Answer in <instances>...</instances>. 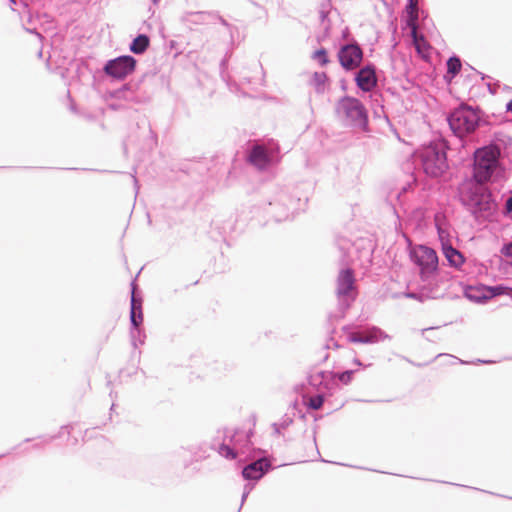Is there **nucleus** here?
<instances>
[{
    "mask_svg": "<svg viewBox=\"0 0 512 512\" xmlns=\"http://www.w3.org/2000/svg\"><path fill=\"white\" fill-rule=\"evenodd\" d=\"M486 85H487L488 91L491 94L495 95L498 91V87L500 86V82L499 81H496L495 83L488 82Z\"/></svg>",
    "mask_w": 512,
    "mask_h": 512,
    "instance_id": "obj_43",
    "label": "nucleus"
},
{
    "mask_svg": "<svg viewBox=\"0 0 512 512\" xmlns=\"http://www.w3.org/2000/svg\"><path fill=\"white\" fill-rule=\"evenodd\" d=\"M151 2H152L154 5H158V3L160 2V0H151Z\"/></svg>",
    "mask_w": 512,
    "mask_h": 512,
    "instance_id": "obj_63",
    "label": "nucleus"
},
{
    "mask_svg": "<svg viewBox=\"0 0 512 512\" xmlns=\"http://www.w3.org/2000/svg\"><path fill=\"white\" fill-rule=\"evenodd\" d=\"M169 48H170V50H174V49L176 50L177 42L175 40H170L169 41Z\"/></svg>",
    "mask_w": 512,
    "mask_h": 512,
    "instance_id": "obj_55",
    "label": "nucleus"
},
{
    "mask_svg": "<svg viewBox=\"0 0 512 512\" xmlns=\"http://www.w3.org/2000/svg\"><path fill=\"white\" fill-rule=\"evenodd\" d=\"M312 58L315 61H317L321 67H324L330 63L328 51L324 47H320V48L316 49L312 54Z\"/></svg>",
    "mask_w": 512,
    "mask_h": 512,
    "instance_id": "obj_31",
    "label": "nucleus"
},
{
    "mask_svg": "<svg viewBox=\"0 0 512 512\" xmlns=\"http://www.w3.org/2000/svg\"><path fill=\"white\" fill-rule=\"evenodd\" d=\"M58 437H59L58 435L50 436L49 438L46 439L45 443H49V442L57 439Z\"/></svg>",
    "mask_w": 512,
    "mask_h": 512,
    "instance_id": "obj_59",
    "label": "nucleus"
},
{
    "mask_svg": "<svg viewBox=\"0 0 512 512\" xmlns=\"http://www.w3.org/2000/svg\"><path fill=\"white\" fill-rule=\"evenodd\" d=\"M446 68L449 74L458 75L462 69V62L459 56L453 54L446 61Z\"/></svg>",
    "mask_w": 512,
    "mask_h": 512,
    "instance_id": "obj_30",
    "label": "nucleus"
},
{
    "mask_svg": "<svg viewBox=\"0 0 512 512\" xmlns=\"http://www.w3.org/2000/svg\"><path fill=\"white\" fill-rule=\"evenodd\" d=\"M423 283L417 291L404 292V297L424 302L427 299H437L444 295L443 291L439 289L438 283L429 280L423 281Z\"/></svg>",
    "mask_w": 512,
    "mask_h": 512,
    "instance_id": "obj_16",
    "label": "nucleus"
},
{
    "mask_svg": "<svg viewBox=\"0 0 512 512\" xmlns=\"http://www.w3.org/2000/svg\"><path fill=\"white\" fill-rule=\"evenodd\" d=\"M132 309L136 318L137 324H143L144 315H143V297L142 295L130 297V311L129 314L132 313Z\"/></svg>",
    "mask_w": 512,
    "mask_h": 512,
    "instance_id": "obj_27",
    "label": "nucleus"
},
{
    "mask_svg": "<svg viewBox=\"0 0 512 512\" xmlns=\"http://www.w3.org/2000/svg\"><path fill=\"white\" fill-rule=\"evenodd\" d=\"M341 39H342L343 43L350 42L351 39H355L352 36L349 27H345V28L342 29V31H341Z\"/></svg>",
    "mask_w": 512,
    "mask_h": 512,
    "instance_id": "obj_41",
    "label": "nucleus"
},
{
    "mask_svg": "<svg viewBox=\"0 0 512 512\" xmlns=\"http://www.w3.org/2000/svg\"><path fill=\"white\" fill-rule=\"evenodd\" d=\"M502 148L496 142L475 149L473 152L472 177L477 183L490 181L500 174Z\"/></svg>",
    "mask_w": 512,
    "mask_h": 512,
    "instance_id": "obj_4",
    "label": "nucleus"
},
{
    "mask_svg": "<svg viewBox=\"0 0 512 512\" xmlns=\"http://www.w3.org/2000/svg\"><path fill=\"white\" fill-rule=\"evenodd\" d=\"M149 136L153 140L154 144L157 145V142H158L157 133L152 130L150 125H149Z\"/></svg>",
    "mask_w": 512,
    "mask_h": 512,
    "instance_id": "obj_45",
    "label": "nucleus"
},
{
    "mask_svg": "<svg viewBox=\"0 0 512 512\" xmlns=\"http://www.w3.org/2000/svg\"><path fill=\"white\" fill-rule=\"evenodd\" d=\"M9 4H10V7L12 10H14L13 6L16 5V0H8Z\"/></svg>",
    "mask_w": 512,
    "mask_h": 512,
    "instance_id": "obj_60",
    "label": "nucleus"
},
{
    "mask_svg": "<svg viewBox=\"0 0 512 512\" xmlns=\"http://www.w3.org/2000/svg\"><path fill=\"white\" fill-rule=\"evenodd\" d=\"M228 62H229V56L226 54V56L220 61V73L222 78L226 81L227 86L229 87L230 91H236L238 90V85L236 82L232 80H226L224 77V72L228 68Z\"/></svg>",
    "mask_w": 512,
    "mask_h": 512,
    "instance_id": "obj_34",
    "label": "nucleus"
},
{
    "mask_svg": "<svg viewBox=\"0 0 512 512\" xmlns=\"http://www.w3.org/2000/svg\"><path fill=\"white\" fill-rule=\"evenodd\" d=\"M467 66H468L471 70L475 71V73H476V74H479V75L481 76V79H482V80H484V79H486V78H489V76H488V75H486V74H484V73H481V72L477 71V70H476V69H474L472 66H470V65H468V64H467Z\"/></svg>",
    "mask_w": 512,
    "mask_h": 512,
    "instance_id": "obj_50",
    "label": "nucleus"
},
{
    "mask_svg": "<svg viewBox=\"0 0 512 512\" xmlns=\"http://www.w3.org/2000/svg\"><path fill=\"white\" fill-rule=\"evenodd\" d=\"M446 120L451 132L458 138L489 124L488 117L478 106L474 107L464 103L450 110Z\"/></svg>",
    "mask_w": 512,
    "mask_h": 512,
    "instance_id": "obj_3",
    "label": "nucleus"
},
{
    "mask_svg": "<svg viewBox=\"0 0 512 512\" xmlns=\"http://www.w3.org/2000/svg\"><path fill=\"white\" fill-rule=\"evenodd\" d=\"M500 253L507 259H509V264L510 266H512V240L511 241H507V242H504L501 249H500Z\"/></svg>",
    "mask_w": 512,
    "mask_h": 512,
    "instance_id": "obj_37",
    "label": "nucleus"
},
{
    "mask_svg": "<svg viewBox=\"0 0 512 512\" xmlns=\"http://www.w3.org/2000/svg\"><path fill=\"white\" fill-rule=\"evenodd\" d=\"M415 9V1L414 0H407L405 4V11L407 13H413Z\"/></svg>",
    "mask_w": 512,
    "mask_h": 512,
    "instance_id": "obj_44",
    "label": "nucleus"
},
{
    "mask_svg": "<svg viewBox=\"0 0 512 512\" xmlns=\"http://www.w3.org/2000/svg\"><path fill=\"white\" fill-rule=\"evenodd\" d=\"M33 447H34L35 449H39V448H41V447H42V444H41V443H36V444H34V446H33Z\"/></svg>",
    "mask_w": 512,
    "mask_h": 512,
    "instance_id": "obj_62",
    "label": "nucleus"
},
{
    "mask_svg": "<svg viewBox=\"0 0 512 512\" xmlns=\"http://www.w3.org/2000/svg\"><path fill=\"white\" fill-rule=\"evenodd\" d=\"M506 111L512 114V99L506 104Z\"/></svg>",
    "mask_w": 512,
    "mask_h": 512,
    "instance_id": "obj_56",
    "label": "nucleus"
},
{
    "mask_svg": "<svg viewBox=\"0 0 512 512\" xmlns=\"http://www.w3.org/2000/svg\"><path fill=\"white\" fill-rule=\"evenodd\" d=\"M329 355L326 353L325 356L323 357V361H326L328 359Z\"/></svg>",
    "mask_w": 512,
    "mask_h": 512,
    "instance_id": "obj_64",
    "label": "nucleus"
},
{
    "mask_svg": "<svg viewBox=\"0 0 512 512\" xmlns=\"http://www.w3.org/2000/svg\"><path fill=\"white\" fill-rule=\"evenodd\" d=\"M435 227L437 230L438 239L440 241L441 248L445 246V244H452V233L451 226L445 218L435 219Z\"/></svg>",
    "mask_w": 512,
    "mask_h": 512,
    "instance_id": "obj_22",
    "label": "nucleus"
},
{
    "mask_svg": "<svg viewBox=\"0 0 512 512\" xmlns=\"http://www.w3.org/2000/svg\"><path fill=\"white\" fill-rule=\"evenodd\" d=\"M357 295H337L338 310L340 312L339 318H344L346 312L351 308L353 302L356 300Z\"/></svg>",
    "mask_w": 512,
    "mask_h": 512,
    "instance_id": "obj_28",
    "label": "nucleus"
},
{
    "mask_svg": "<svg viewBox=\"0 0 512 512\" xmlns=\"http://www.w3.org/2000/svg\"><path fill=\"white\" fill-rule=\"evenodd\" d=\"M190 16L196 17L197 19L193 20L194 23H198L200 19L203 17L204 12H191Z\"/></svg>",
    "mask_w": 512,
    "mask_h": 512,
    "instance_id": "obj_47",
    "label": "nucleus"
},
{
    "mask_svg": "<svg viewBox=\"0 0 512 512\" xmlns=\"http://www.w3.org/2000/svg\"><path fill=\"white\" fill-rule=\"evenodd\" d=\"M441 250L448 262V265L455 269H460L466 261L464 255L459 250H457L452 244H445V246L442 247Z\"/></svg>",
    "mask_w": 512,
    "mask_h": 512,
    "instance_id": "obj_19",
    "label": "nucleus"
},
{
    "mask_svg": "<svg viewBox=\"0 0 512 512\" xmlns=\"http://www.w3.org/2000/svg\"><path fill=\"white\" fill-rule=\"evenodd\" d=\"M254 435V431L249 429L248 431H244L242 429H235L234 433L230 436V444H226L225 442L221 443L217 452L222 457L233 460L237 457L243 456V453L240 449V445L244 444L247 440L250 445H252L251 438Z\"/></svg>",
    "mask_w": 512,
    "mask_h": 512,
    "instance_id": "obj_13",
    "label": "nucleus"
},
{
    "mask_svg": "<svg viewBox=\"0 0 512 512\" xmlns=\"http://www.w3.org/2000/svg\"><path fill=\"white\" fill-rule=\"evenodd\" d=\"M379 97H382V94H381V93H372V94L370 95V98H371V99H373V101H375V102H378V98H379Z\"/></svg>",
    "mask_w": 512,
    "mask_h": 512,
    "instance_id": "obj_52",
    "label": "nucleus"
},
{
    "mask_svg": "<svg viewBox=\"0 0 512 512\" xmlns=\"http://www.w3.org/2000/svg\"><path fill=\"white\" fill-rule=\"evenodd\" d=\"M481 288L485 290L487 302L499 296L512 297V287L506 284L487 285L481 284Z\"/></svg>",
    "mask_w": 512,
    "mask_h": 512,
    "instance_id": "obj_23",
    "label": "nucleus"
},
{
    "mask_svg": "<svg viewBox=\"0 0 512 512\" xmlns=\"http://www.w3.org/2000/svg\"><path fill=\"white\" fill-rule=\"evenodd\" d=\"M136 66V58L125 54L107 60L102 70L111 80H124L135 71Z\"/></svg>",
    "mask_w": 512,
    "mask_h": 512,
    "instance_id": "obj_11",
    "label": "nucleus"
},
{
    "mask_svg": "<svg viewBox=\"0 0 512 512\" xmlns=\"http://www.w3.org/2000/svg\"><path fill=\"white\" fill-rule=\"evenodd\" d=\"M247 161L260 171H266L280 161V146L273 139L266 145H253L247 152Z\"/></svg>",
    "mask_w": 512,
    "mask_h": 512,
    "instance_id": "obj_8",
    "label": "nucleus"
},
{
    "mask_svg": "<svg viewBox=\"0 0 512 512\" xmlns=\"http://www.w3.org/2000/svg\"><path fill=\"white\" fill-rule=\"evenodd\" d=\"M354 73L353 80L357 87V94L363 96L366 93H372L378 86V68L371 62H366Z\"/></svg>",
    "mask_w": 512,
    "mask_h": 512,
    "instance_id": "obj_12",
    "label": "nucleus"
},
{
    "mask_svg": "<svg viewBox=\"0 0 512 512\" xmlns=\"http://www.w3.org/2000/svg\"><path fill=\"white\" fill-rule=\"evenodd\" d=\"M442 356H449V357L453 358L454 360H457L460 364H463V365H465V364H475V365H477V364H483V365H489V364H493V363H495V361H494V360H489V359H480V358H477V359H475V360H473V361L469 362V361H464V360L459 359V358H457V357H455V356H452V355H449V354H444V353H440V354H438V355L436 356V358H439V357H442Z\"/></svg>",
    "mask_w": 512,
    "mask_h": 512,
    "instance_id": "obj_35",
    "label": "nucleus"
},
{
    "mask_svg": "<svg viewBox=\"0 0 512 512\" xmlns=\"http://www.w3.org/2000/svg\"><path fill=\"white\" fill-rule=\"evenodd\" d=\"M425 210L422 207H416L412 210L413 218L421 220L424 217Z\"/></svg>",
    "mask_w": 512,
    "mask_h": 512,
    "instance_id": "obj_42",
    "label": "nucleus"
},
{
    "mask_svg": "<svg viewBox=\"0 0 512 512\" xmlns=\"http://www.w3.org/2000/svg\"><path fill=\"white\" fill-rule=\"evenodd\" d=\"M256 484H254V482H247L245 485H244V488H243V493L241 495V503H240V506L237 510V512H240L245 501L247 500L249 494L252 492V490L254 489Z\"/></svg>",
    "mask_w": 512,
    "mask_h": 512,
    "instance_id": "obj_36",
    "label": "nucleus"
},
{
    "mask_svg": "<svg viewBox=\"0 0 512 512\" xmlns=\"http://www.w3.org/2000/svg\"><path fill=\"white\" fill-rule=\"evenodd\" d=\"M355 281L354 270L350 267L342 268L337 277L336 295H357Z\"/></svg>",
    "mask_w": 512,
    "mask_h": 512,
    "instance_id": "obj_17",
    "label": "nucleus"
},
{
    "mask_svg": "<svg viewBox=\"0 0 512 512\" xmlns=\"http://www.w3.org/2000/svg\"><path fill=\"white\" fill-rule=\"evenodd\" d=\"M272 428H273L274 433H275L276 435H280V434H281V430H282V428H281V426H280L278 423H273V424H272Z\"/></svg>",
    "mask_w": 512,
    "mask_h": 512,
    "instance_id": "obj_49",
    "label": "nucleus"
},
{
    "mask_svg": "<svg viewBox=\"0 0 512 512\" xmlns=\"http://www.w3.org/2000/svg\"><path fill=\"white\" fill-rule=\"evenodd\" d=\"M481 284L476 286H466L463 290V296L476 304H485L487 303L485 290L481 288Z\"/></svg>",
    "mask_w": 512,
    "mask_h": 512,
    "instance_id": "obj_24",
    "label": "nucleus"
},
{
    "mask_svg": "<svg viewBox=\"0 0 512 512\" xmlns=\"http://www.w3.org/2000/svg\"><path fill=\"white\" fill-rule=\"evenodd\" d=\"M141 80L137 82H128L123 84L120 88L115 89L111 96L116 99H124L126 101H131L135 103L140 102V97L137 94V91L140 87Z\"/></svg>",
    "mask_w": 512,
    "mask_h": 512,
    "instance_id": "obj_18",
    "label": "nucleus"
},
{
    "mask_svg": "<svg viewBox=\"0 0 512 512\" xmlns=\"http://www.w3.org/2000/svg\"><path fill=\"white\" fill-rule=\"evenodd\" d=\"M337 59L345 72H351L360 67L364 59V51L356 39L350 42L340 43L337 51Z\"/></svg>",
    "mask_w": 512,
    "mask_h": 512,
    "instance_id": "obj_10",
    "label": "nucleus"
},
{
    "mask_svg": "<svg viewBox=\"0 0 512 512\" xmlns=\"http://www.w3.org/2000/svg\"><path fill=\"white\" fill-rule=\"evenodd\" d=\"M130 338L134 348H137L138 344L143 345L146 339L143 324H137L133 311L130 313Z\"/></svg>",
    "mask_w": 512,
    "mask_h": 512,
    "instance_id": "obj_20",
    "label": "nucleus"
},
{
    "mask_svg": "<svg viewBox=\"0 0 512 512\" xmlns=\"http://www.w3.org/2000/svg\"><path fill=\"white\" fill-rule=\"evenodd\" d=\"M137 277H138V274L136 275V277L130 283V293H131L130 297H133V295L134 296L142 295L141 291L138 289V285L136 283Z\"/></svg>",
    "mask_w": 512,
    "mask_h": 512,
    "instance_id": "obj_40",
    "label": "nucleus"
},
{
    "mask_svg": "<svg viewBox=\"0 0 512 512\" xmlns=\"http://www.w3.org/2000/svg\"><path fill=\"white\" fill-rule=\"evenodd\" d=\"M25 30L30 34H35L38 37H41V34L37 31L36 28H25Z\"/></svg>",
    "mask_w": 512,
    "mask_h": 512,
    "instance_id": "obj_51",
    "label": "nucleus"
},
{
    "mask_svg": "<svg viewBox=\"0 0 512 512\" xmlns=\"http://www.w3.org/2000/svg\"><path fill=\"white\" fill-rule=\"evenodd\" d=\"M329 12L327 10H325L324 8L320 9L319 11V18H320V21L321 23L325 24V27H324V30L325 32H328L330 30V20H329V16H328Z\"/></svg>",
    "mask_w": 512,
    "mask_h": 512,
    "instance_id": "obj_38",
    "label": "nucleus"
},
{
    "mask_svg": "<svg viewBox=\"0 0 512 512\" xmlns=\"http://www.w3.org/2000/svg\"><path fill=\"white\" fill-rule=\"evenodd\" d=\"M356 370L349 369L342 372H335V382L339 381L343 385H348L352 382Z\"/></svg>",
    "mask_w": 512,
    "mask_h": 512,
    "instance_id": "obj_33",
    "label": "nucleus"
},
{
    "mask_svg": "<svg viewBox=\"0 0 512 512\" xmlns=\"http://www.w3.org/2000/svg\"><path fill=\"white\" fill-rule=\"evenodd\" d=\"M440 326H432V327H427V328H424L421 330V334L422 336H424V338L427 340V341H430V342H435L436 341V337L434 335H430L429 333L438 329Z\"/></svg>",
    "mask_w": 512,
    "mask_h": 512,
    "instance_id": "obj_39",
    "label": "nucleus"
},
{
    "mask_svg": "<svg viewBox=\"0 0 512 512\" xmlns=\"http://www.w3.org/2000/svg\"><path fill=\"white\" fill-rule=\"evenodd\" d=\"M413 185L411 183H407L404 185L400 191L396 193V204H392L394 214L397 218H400L399 210H402L403 213H407L406 202L409 200L408 194L412 191Z\"/></svg>",
    "mask_w": 512,
    "mask_h": 512,
    "instance_id": "obj_21",
    "label": "nucleus"
},
{
    "mask_svg": "<svg viewBox=\"0 0 512 512\" xmlns=\"http://www.w3.org/2000/svg\"><path fill=\"white\" fill-rule=\"evenodd\" d=\"M327 396V392L318 393L308 400H304V403L309 410H319L323 406Z\"/></svg>",
    "mask_w": 512,
    "mask_h": 512,
    "instance_id": "obj_29",
    "label": "nucleus"
},
{
    "mask_svg": "<svg viewBox=\"0 0 512 512\" xmlns=\"http://www.w3.org/2000/svg\"><path fill=\"white\" fill-rule=\"evenodd\" d=\"M447 144L443 140L432 141L417 152L419 166L430 177L444 175L448 168Z\"/></svg>",
    "mask_w": 512,
    "mask_h": 512,
    "instance_id": "obj_5",
    "label": "nucleus"
},
{
    "mask_svg": "<svg viewBox=\"0 0 512 512\" xmlns=\"http://www.w3.org/2000/svg\"><path fill=\"white\" fill-rule=\"evenodd\" d=\"M411 259L420 269V278L422 281H432L438 283V255L436 251L427 246L420 245L419 250L411 253Z\"/></svg>",
    "mask_w": 512,
    "mask_h": 512,
    "instance_id": "obj_9",
    "label": "nucleus"
},
{
    "mask_svg": "<svg viewBox=\"0 0 512 512\" xmlns=\"http://www.w3.org/2000/svg\"><path fill=\"white\" fill-rule=\"evenodd\" d=\"M458 196L460 203L477 222H492L498 218V203L490 190L464 183L458 188Z\"/></svg>",
    "mask_w": 512,
    "mask_h": 512,
    "instance_id": "obj_1",
    "label": "nucleus"
},
{
    "mask_svg": "<svg viewBox=\"0 0 512 512\" xmlns=\"http://www.w3.org/2000/svg\"><path fill=\"white\" fill-rule=\"evenodd\" d=\"M351 329V325H344L342 327V331L347 335V340L354 344H374L390 338L384 330L377 326H372L369 332L364 336L351 333Z\"/></svg>",
    "mask_w": 512,
    "mask_h": 512,
    "instance_id": "obj_14",
    "label": "nucleus"
},
{
    "mask_svg": "<svg viewBox=\"0 0 512 512\" xmlns=\"http://www.w3.org/2000/svg\"><path fill=\"white\" fill-rule=\"evenodd\" d=\"M457 75H454V74H449L448 71L446 70V73L444 74L443 78L445 80L446 83H451L453 81V79L456 77Z\"/></svg>",
    "mask_w": 512,
    "mask_h": 512,
    "instance_id": "obj_46",
    "label": "nucleus"
},
{
    "mask_svg": "<svg viewBox=\"0 0 512 512\" xmlns=\"http://www.w3.org/2000/svg\"><path fill=\"white\" fill-rule=\"evenodd\" d=\"M240 449L244 459L248 461V464L241 471L243 479L247 482H254L256 484L275 468L272 465L273 458H269L266 450L256 448L253 444L250 445L247 440L244 444L240 445Z\"/></svg>",
    "mask_w": 512,
    "mask_h": 512,
    "instance_id": "obj_7",
    "label": "nucleus"
},
{
    "mask_svg": "<svg viewBox=\"0 0 512 512\" xmlns=\"http://www.w3.org/2000/svg\"><path fill=\"white\" fill-rule=\"evenodd\" d=\"M353 363H354L355 365H357V366H360V367H362V366H363L362 362H361L357 357H354V358H353Z\"/></svg>",
    "mask_w": 512,
    "mask_h": 512,
    "instance_id": "obj_57",
    "label": "nucleus"
},
{
    "mask_svg": "<svg viewBox=\"0 0 512 512\" xmlns=\"http://www.w3.org/2000/svg\"><path fill=\"white\" fill-rule=\"evenodd\" d=\"M329 341H330V342H332V344H333V347H334V348H336V349H337V348H339V347H340V345L338 344V342H337V341H335L332 337L329 339Z\"/></svg>",
    "mask_w": 512,
    "mask_h": 512,
    "instance_id": "obj_58",
    "label": "nucleus"
},
{
    "mask_svg": "<svg viewBox=\"0 0 512 512\" xmlns=\"http://www.w3.org/2000/svg\"><path fill=\"white\" fill-rule=\"evenodd\" d=\"M291 408L293 410V415H289L288 413H286L285 415H283V417L281 418L280 422H278V424L281 426L282 429H286L287 427H289L292 423H293V417L295 416V412L298 411L299 413L301 412V410L299 409V404L297 401H294L292 404H291Z\"/></svg>",
    "mask_w": 512,
    "mask_h": 512,
    "instance_id": "obj_32",
    "label": "nucleus"
},
{
    "mask_svg": "<svg viewBox=\"0 0 512 512\" xmlns=\"http://www.w3.org/2000/svg\"><path fill=\"white\" fill-rule=\"evenodd\" d=\"M150 46V37L145 33H139L129 44V50L135 55L144 54Z\"/></svg>",
    "mask_w": 512,
    "mask_h": 512,
    "instance_id": "obj_25",
    "label": "nucleus"
},
{
    "mask_svg": "<svg viewBox=\"0 0 512 512\" xmlns=\"http://www.w3.org/2000/svg\"><path fill=\"white\" fill-rule=\"evenodd\" d=\"M219 21H220V23H221L223 26L228 27V28H230V27H231V25L227 22V20H226V19H224V18H223V17H221V16L219 17Z\"/></svg>",
    "mask_w": 512,
    "mask_h": 512,
    "instance_id": "obj_53",
    "label": "nucleus"
},
{
    "mask_svg": "<svg viewBox=\"0 0 512 512\" xmlns=\"http://www.w3.org/2000/svg\"><path fill=\"white\" fill-rule=\"evenodd\" d=\"M340 88H341V90H343V91H346V90H347V83H346V80H345V79H341V80H340Z\"/></svg>",
    "mask_w": 512,
    "mask_h": 512,
    "instance_id": "obj_54",
    "label": "nucleus"
},
{
    "mask_svg": "<svg viewBox=\"0 0 512 512\" xmlns=\"http://www.w3.org/2000/svg\"><path fill=\"white\" fill-rule=\"evenodd\" d=\"M328 81L329 77L325 72L316 71L312 74L310 84L314 87L317 94H322L326 89Z\"/></svg>",
    "mask_w": 512,
    "mask_h": 512,
    "instance_id": "obj_26",
    "label": "nucleus"
},
{
    "mask_svg": "<svg viewBox=\"0 0 512 512\" xmlns=\"http://www.w3.org/2000/svg\"><path fill=\"white\" fill-rule=\"evenodd\" d=\"M505 208L507 214L512 213V195L507 199Z\"/></svg>",
    "mask_w": 512,
    "mask_h": 512,
    "instance_id": "obj_48",
    "label": "nucleus"
},
{
    "mask_svg": "<svg viewBox=\"0 0 512 512\" xmlns=\"http://www.w3.org/2000/svg\"><path fill=\"white\" fill-rule=\"evenodd\" d=\"M32 21H33V16H32V14H31V13H29V16H28L27 22H28L29 24H31V23H32Z\"/></svg>",
    "mask_w": 512,
    "mask_h": 512,
    "instance_id": "obj_61",
    "label": "nucleus"
},
{
    "mask_svg": "<svg viewBox=\"0 0 512 512\" xmlns=\"http://www.w3.org/2000/svg\"><path fill=\"white\" fill-rule=\"evenodd\" d=\"M308 199L307 194H300L298 188H293L292 191L281 190L272 201L268 202L266 213L276 222H282L289 219L291 214L304 211Z\"/></svg>",
    "mask_w": 512,
    "mask_h": 512,
    "instance_id": "obj_6",
    "label": "nucleus"
},
{
    "mask_svg": "<svg viewBox=\"0 0 512 512\" xmlns=\"http://www.w3.org/2000/svg\"><path fill=\"white\" fill-rule=\"evenodd\" d=\"M335 114L344 127L365 134L371 132L368 109L359 98L343 95L335 104Z\"/></svg>",
    "mask_w": 512,
    "mask_h": 512,
    "instance_id": "obj_2",
    "label": "nucleus"
},
{
    "mask_svg": "<svg viewBox=\"0 0 512 512\" xmlns=\"http://www.w3.org/2000/svg\"><path fill=\"white\" fill-rule=\"evenodd\" d=\"M308 383L314 388H322L327 395L332 396L335 388L338 386L335 382V372L320 370L308 376Z\"/></svg>",
    "mask_w": 512,
    "mask_h": 512,
    "instance_id": "obj_15",
    "label": "nucleus"
}]
</instances>
